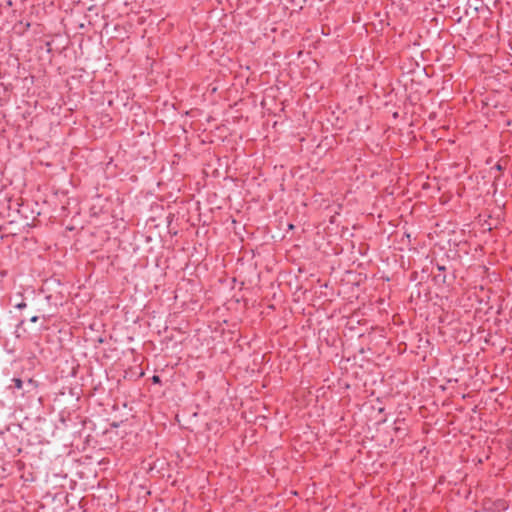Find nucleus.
<instances>
[{
	"instance_id": "obj_5",
	"label": "nucleus",
	"mask_w": 512,
	"mask_h": 512,
	"mask_svg": "<svg viewBox=\"0 0 512 512\" xmlns=\"http://www.w3.org/2000/svg\"><path fill=\"white\" fill-rule=\"evenodd\" d=\"M438 269H439L440 271H443L445 268H444V266H439V267H438Z\"/></svg>"
},
{
	"instance_id": "obj_4",
	"label": "nucleus",
	"mask_w": 512,
	"mask_h": 512,
	"mask_svg": "<svg viewBox=\"0 0 512 512\" xmlns=\"http://www.w3.org/2000/svg\"><path fill=\"white\" fill-rule=\"evenodd\" d=\"M38 319H39V317H38V316H33V317H31V318H30V321H31L32 323H36V322L38 321Z\"/></svg>"
},
{
	"instance_id": "obj_2",
	"label": "nucleus",
	"mask_w": 512,
	"mask_h": 512,
	"mask_svg": "<svg viewBox=\"0 0 512 512\" xmlns=\"http://www.w3.org/2000/svg\"><path fill=\"white\" fill-rule=\"evenodd\" d=\"M26 306L27 305H26V303H25V301L23 299L21 301H19V302H15L14 303V307L19 309V310L25 308Z\"/></svg>"
},
{
	"instance_id": "obj_1",
	"label": "nucleus",
	"mask_w": 512,
	"mask_h": 512,
	"mask_svg": "<svg viewBox=\"0 0 512 512\" xmlns=\"http://www.w3.org/2000/svg\"><path fill=\"white\" fill-rule=\"evenodd\" d=\"M12 381H13V383H14L15 388H17V389H21V388L23 387V382H22V380H21V379H19V378H13V380H12Z\"/></svg>"
},
{
	"instance_id": "obj_3",
	"label": "nucleus",
	"mask_w": 512,
	"mask_h": 512,
	"mask_svg": "<svg viewBox=\"0 0 512 512\" xmlns=\"http://www.w3.org/2000/svg\"><path fill=\"white\" fill-rule=\"evenodd\" d=\"M152 380H153L154 383H159L160 382L159 376H156V375L153 376Z\"/></svg>"
}]
</instances>
